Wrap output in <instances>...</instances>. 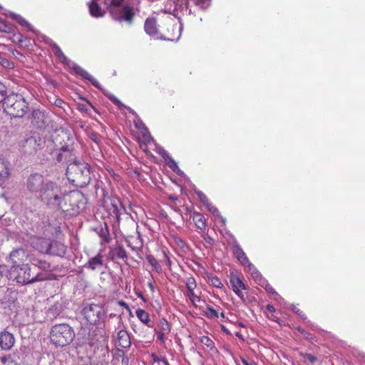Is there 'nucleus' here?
<instances>
[{"mask_svg": "<svg viewBox=\"0 0 365 365\" xmlns=\"http://www.w3.org/2000/svg\"><path fill=\"white\" fill-rule=\"evenodd\" d=\"M98 1L99 0H91L88 4L90 14L96 18L103 17L105 14V11L102 10L98 3Z\"/></svg>", "mask_w": 365, "mask_h": 365, "instance_id": "obj_23", "label": "nucleus"}, {"mask_svg": "<svg viewBox=\"0 0 365 365\" xmlns=\"http://www.w3.org/2000/svg\"><path fill=\"white\" fill-rule=\"evenodd\" d=\"M267 309L270 312H274L275 311L274 306L271 304L267 305Z\"/></svg>", "mask_w": 365, "mask_h": 365, "instance_id": "obj_63", "label": "nucleus"}, {"mask_svg": "<svg viewBox=\"0 0 365 365\" xmlns=\"http://www.w3.org/2000/svg\"><path fill=\"white\" fill-rule=\"evenodd\" d=\"M28 105L21 95L12 93L6 96L3 107L8 115L14 118H22L28 111Z\"/></svg>", "mask_w": 365, "mask_h": 365, "instance_id": "obj_4", "label": "nucleus"}, {"mask_svg": "<svg viewBox=\"0 0 365 365\" xmlns=\"http://www.w3.org/2000/svg\"><path fill=\"white\" fill-rule=\"evenodd\" d=\"M297 330L304 335L306 338H308V336L310 335L307 331H306L304 329L302 328H297Z\"/></svg>", "mask_w": 365, "mask_h": 365, "instance_id": "obj_58", "label": "nucleus"}, {"mask_svg": "<svg viewBox=\"0 0 365 365\" xmlns=\"http://www.w3.org/2000/svg\"><path fill=\"white\" fill-rule=\"evenodd\" d=\"M208 280L211 283L212 285L217 288H222L223 284L220 279L215 275L210 274L208 275Z\"/></svg>", "mask_w": 365, "mask_h": 365, "instance_id": "obj_37", "label": "nucleus"}, {"mask_svg": "<svg viewBox=\"0 0 365 365\" xmlns=\"http://www.w3.org/2000/svg\"><path fill=\"white\" fill-rule=\"evenodd\" d=\"M104 208L108 212V215L113 217L118 222H120V215L125 212L122 202L118 197H108L104 200Z\"/></svg>", "mask_w": 365, "mask_h": 365, "instance_id": "obj_9", "label": "nucleus"}, {"mask_svg": "<svg viewBox=\"0 0 365 365\" xmlns=\"http://www.w3.org/2000/svg\"><path fill=\"white\" fill-rule=\"evenodd\" d=\"M73 329L68 324H58L52 327L50 339L56 346H65L70 344L75 338Z\"/></svg>", "mask_w": 365, "mask_h": 365, "instance_id": "obj_5", "label": "nucleus"}, {"mask_svg": "<svg viewBox=\"0 0 365 365\" xmlns=\"http://www.w3.org/2000/svg\"><path fill=\"white\" fill-rule=\"evenodd\" d=\"M103 255L98 254L97 255L90 258L84 264V267L95 271L100 269L103 265Z\"/></svg>", "mask_w": 365, "mask_h": 365, "instance_id": "obj_18", "label": "nucleus"}, {"mask_svg": "<svg viewBox=\"0 0 365 365\" xmlns=\"http://www.w3.org/2000/svg\"><path fill=\"white\" fill-rule=\"evenodd\" d=\"M106 331L103 329L96 327L93 330H90L87 328H81L77 334L76 343L77 346L88 345L91 347H96L106 341Z\"/></svg>", "mask_w": 365, "mask_h": 365, "instance_id": "obj_3", "label": "nucleus"}, {"mask_svg": "<svg viewBox=\"0 0 365 365\" xmlns=\"http://www.w3.org/2000/svg\"><path fill=\"white\" fill-rule=\"evenodd\" d=\"M31 123L39 128H44L48 124V118L44 111L39 109L31 113Z\"/></svg>", "mask_w": 365, "mask_h": 365, "instance_id": "obj_14", "label": "nucleus"}, {"mask_svg": "<svg viewBox=\"0 0 365 365\" xmlns=\"http://www.w3.org/2000/svg\"><path fill=\"white\" fill-rule=\"evenodd\" d=\"M105 95L114 104L120 106H122V103L113 94L110 93H105Z\"/></svg>", "mask_w": 365, "mask_h": 365, "instance_id": "obj_48", "label": "nucleus"}, {"mask_svg": "<svg viewBox=\"0 0 365 365\" xmlns=\"http://www.w3.org/2000/svg\"><path fill=\"white\" fill-rule=\"evenodd\" d=\"M129 246L131 247L132 250L138 252L143 247V242L141 241H140V246H139V247H133V246H130V245H129Z\"/></svg>", "mask_w": 365, "mask_h": 365, "instance_id": "obj_61", "label": "nucleus"}, {"mask_svg": "<svg viewBox=\"0 0 365 365\" xmlns=\"http://www.w3.org/2000/svg\"><path fill=\"white\" fill-rule=\"evenodd\" d=\"M0 365H16V364L14 363L12 360L6 358H1Z\"/></svg>", "mask_w": 365, "mask_h": 365, "instance_id": "obj_50", "label": "nucleus"}, {"mask_svg": "<svg viewBox=\"0 0 365 365\" xmlns=\"http://www.w3.org/2000/svg\"><path fill=\"white\" fill-rule=\"evenodd\" d=\"M205 314L210 318L217 317V312L212 307L208 306L206 309Z\"/></svg>", "mask_w": 365, "mask_h": 365, "instance_id": "obj_45", "label": "nucleus"}, {"mask_svg": "<svg viewBox=\"0 0 365 365\" xmlns=\"http://www.w3.org/2000/svg\"><path fill=\"white\" fill-rule=\"evenodd\" d=\"M98 234L101 238V243L108 244L110 242L111 237L107 223H104L98 228Z\"/></svg>", "mask_w": 365, "mask_h": 365, "instance_id": "obj_24", "label": "nucleus"}, {"mask_svg": "<svg viewBox=\"0 0 365 365\" xmlns=\"http://www.w3.org/2000/svg\"><path fill=\"white\" fill-rule=\"evenodd\" d=\"M303 356L308 359L311 363H314L317 361V357L311 354H304Z\"/></svg>", "mask_w": 365, "mask_h": 365, "instance_id": "obj_53", "label": "nucleus"}, {"mask_svg": "<svg viewBox=\"0 0 365 365\" xmlns=\"http://www.w3.org/2000/svg\"><path fill=\"white\" fill-rule=\"evenodd\" d=\"M111 17L118 21H125L128 24H132L135 13L133 8L129 5L123 6H111L109 10Z\"/></svg>", "mask_w": 365, "mask_h": 365, "instance_id": "obj_6", "label": "nucleus"}, {"mask_svg": "<svg viewBox=\"0 0 365 365\" xmlns=\"http://www.w3.org/2000/svg\"><path fill=\"white\" fill-rule=\"evenodd\" d=\"M165 331H159L158 332V339L161 342H165Z\"/></svg>", "mask_w": 365, "mask_h": 365, "instance_id": "obj_55", "label": "nucleus"}, {"mask_svg": "<svg viewBox=\"0 0 365 365\" xmlns=\"http://www.w3.org/2000/svg\"><path fill=\"white\" fill-rule=\"evenodd\" d=\"M0 31L4 33H10L11 31V26L1 19H0Z\"/></svg>", "mask_w": 365, "mask_h": 365, "instance_id": "obj_41", "label": "nucleus"}, {"mask_svg": "<svg viewBox=\"0 0 365 365\" xmlns=\"http://www.w3.org/2000/svg\"><path fill=\"white\" fill-rule=\"evenodd\" d=\"M118 304H119L121 307H123L125 308L126 309H129V307H128V305L125 302L119 301V302H118Z\"/></svg>", "mask_w": 365, "mask_h": 365, "instance_id": "obj_62", "label": "nucleus"}, {"mask_svg": "<svg viewBox=\"0 0 365 365\" xmlns=\"http://www.w3.org/2000/svg\"><path fill=\"white\" fill-rule=\"evenodd\" d=\"M47 279H48V277L46 276V274L39 272V273L36 274V275H34V276L31 275L30 284H33L36 282H41V281L47 280Z\"/></svg>", "mask_w": 365, "mask_h": 365, "instance_id": "obj_38", "label": "nucleus"}, {"mask_svg": "<svg viewBox=\"0 0 365 365\" xmlns=\"http://www.w3.org/2000/svg\"><path fill=\"white\" fill-rule=\"evenodd\" d=\"M175 11L182 14L195 15V12L189 8L190 0H175Z\"/></svg>", "mask_w": 365, "mask_h": 365, "instance_id": "obj_19", "label": "nucleus"}, {"mask_svg": "<svg viewBox=\"0 0 365 365\" xmlns=\"http://www.w3.org/2000/svg\"><path fill=\"white\" fill-rule=\"evenodd\" d=\"M146 259L149 264L152 265L156 272L158 273L161 272L162 268L157 259L151 255H147Z\"/></svg>", "mask_w": 365, "mask_h": 365, "instance_id": "obj_35", "label": "nucleus"}, {"mask_svg": "<svg viewBox=\"0 0 365 365\" xmlns=\"http://www.w3.org/2000/svg\"><path fill=\"white\" fill-rule=\"evenodd\" d=\"M86 321L91 324H95L105 316V311L102 306L98 304H89L82 311Z\"/></svg>", "mask_w": 365, "mask_h": 365, "instance_id": "obj_10", "label": "nucleus"}, {"mask_svg": "<svg viewBox=\"0 0 365 365\" xmlns=\"http://www.w3.org/2000/svg\"><path fill=\"white\" fill-rule=\"evenodd\" d=\"M246 267L248 268V272H250L252 277L255 279V280L258 282L259 284L263 286V284H261V282L263 281L264 279L262 278L259 272L255 268V267L250 262Z\"/></svg>", "mask_w": 365, "mask_h": 365, "instance_id": "obj_29", "label": "nucleus"}, {"mask_svg": "<svg viewBox=\"0 0 365 365\" xmlns=\"http://www.w3.org/2000/svg\"><path fill=\"white\" fill-rule=\"evenodd\" d=\"M41 242L44 244V247L41 249V252L61 257L66 254V247L60 242L50 240H41Z\"/></svg>", "mask_w": 365, "mask_h": 365, "instance_id": "obj_11", "label": "nucleus"}, {"mask_svg": "<svg viewBox=\"0 0 365 365\" xmlns=\"http://www.w3.org/2000/svg\"><path fill=\"white\" fill-rule=\"evenodd\" d=\"M144 29L145 32L150 36L156 34L158 30L155 20L154 19H147L145 22Z\"/></svg>", "mask_w": 365, "mask_h": 365, "instance_id": "obj_27", "label": "nucleus"}, {"mask_svg": "<svg viewBox=\"0 0 365 365\" xmlns=\"http://www.w3.org/2000/svg\"><path fill=\"white\" fill-rule=\"evenodd\" d=\"M1 64L4 66H9V62L7 59L4 58V59H2Z\"/></svg>", "mask_w": 365, "mask_h": 365, "instance_id": "obj_64", "label": "nucleus"}, {"mask_svg": "<svg viewBox=\"0 0 365 365\" xmlns=\"http://www.w3.org/2000/svg\"><path fill=\"white\" fill-rule=\"evenodd\" d=\"M68 155H70L68 147L62 146L60 149V152L56 154V160L58 163L64 162L66 160Z\"/></svg>", "mask_w": 365, "mask_h": 365, "instance_id": "obj_31", "label": "nucleus"}, {"mask_svg": "<svg viewBox=\"0 0 365 365\" xmlns=\"http://www.w3.org/2000/svg\"><path fill=\"white\" fill-rule=\"evenodd\" d=\"M234 292L243 301L245 302V297L242 292L240 291V289H237L236 290H234Z\"/></svg>", "mask_w": 365, "mask_h": 365, "instance_id": "obj_57", "label": "nucleus"}, {"mask_svg": "<svg viewBox=\"0 0 365 365\" xmlns=\"http://www.w3.org/2000/svg\"><path fill=\"white\" fill-rule=\"evenodd\" d=\"M45 41L47 44L50 45L52 47L55 55L62 62H65L66 61H67V57L64 55L60 47L55 42H53L51 38H48Z\"/></svg>", "mask_w": 365, "mask_h": 365, "instance_id": "obj_25", "label": "nucleus"}, {"mask_svg": "<svg viewBox=\"0 0 365 365\" xmlns=\"http://www.w3.org/2000/svg\"><path fill=\"white\" fill-rule=\"evenodd\" d=\"M241 361L244 365H257L254 361H248L244 358H241Z\"/></svg>", "mask_w": 365, "mask_h": 365, "instance_id": "obj_56", "label": "nucleus"}, {"mask_svg": "<svg viewBox=\"0 0 365 365\" xmlns=\"http://www.w3.org/2000/svg\"><path fill=\"white\" fill-rule=\"evenodd\" d=\"M48 181L45 180L42 175L32 173L27 178L25 185L29 192L32 194L38 193V197L40 198Z\"/></svg>", "mask_w": 365, "mask_h": 365, "instance_id": "obj_8", "label": "nucleus"}, {"mask_svg": "<svg viewBox=\"0 0 365 365\" xmlns=\"http://www.w3.org/2000/svg\"><path fill=\"white\" fill-rule=\"evenodd\" d=\"M118 345L124 349L130 348L131 340L129 334L124 329H121L118 333Z\"/></svg>", "mask_w": 365, "mask_h": 365, "instance_id": "obj_21", "label": "nucleus"}, {"mask_svg": "<svg viewBox=\"0 0 365 365\" xmlns=\"http://www.w3.org/2000/svg\"><path fill=\"white\" fill-rule=\"evenodd\" d=\"M73 70L75 71V73L81 76H82L83 78L89 81L93 86H95L96 88L103 90L101 84L98 83V81H96L90 73H88L86 70H84L83 68H81L80 66L74 65L73 66Z\"/></svg>", "mask_w": 365, "mask_h": 365, "instance_id": "obj_16", "label": "nucleus"}, {"mask_svg": "<svg viewBox=\"0 0 365 365\" xmlns=\"http://www.w3.org/2000/svg\"><path fill=\"white\" fill-rule=\"evenodd\" d=\"M192 220L195 226L200 230H205L206 227V220L205 217L200 212H193Z\"/></svg>", "mask_w": 365, "mask_h": 365, "instance_id": "obj_26", "label": "nucleus"}, {"mask_svg": "<svg viewBox=\"0 0 365 365\" xmlns=\"http://www.w3.org/2000/svg\"><path fill=\"white\" fill-rule=\"evenodd\" d=\"M292 311L296 314H297L299 317H300L302 319H306V316L305 314L303 313V312L302 310H300L299 308H297V307L295 306H293L292 307Z\"/></svg>", "mask_w": 365, "mask_h": 365, "instance_id": "obj_49", "label": "nucleus"}, {"mask_svg": "<svg viewBox=\"0 0 365 365\" xmlns=\"http://www.w3.org/2000/svg\"><path fill=\"white\" fill-rule=\"evenodd\" d=\"M66 175L68 180L76 186L85 187L91 180V167L86 163L74 161L68 165Z\"/></svg>", "mask_w": 365, "mask_h": 365, "instance_id": "obj_2", "label": "nucleus"}, {"mask_svg": "<svg viewBox=\"0 0 365 365\" xmlns=\"http://www.w3.org/2000/svg\"><path fill=\"white\" fill-rule=\"evenodd\" d=\"M233 252L238 261L245 267H246L249 263L250 261L246 255V254L244 252L242 249L240 247V246L237 243H235V245L232 246Z\"/></svg>", "mask_w": 365, "mask_h": 365, "instance_id": "obj_22", "label": "nucleus"}, {"mask_svg": "<svg viewBox=\"0 0 365 365\" xmlns=\"http://www.w3.org/2000/svg\"><path fill=\"white\" fill-rule=\"evenodd\" d=\"M29 252L24 249H16L9 255V261L12 265H24L29 259Z\"/></svg>", "mask_w": 365, "mask_h": 365, "instance_id": "obj_13", "label": "nucleus"}, {"mask_svg": "<svg viewBox=\"0 0 365 365\" xmlns=\"http://www.w3.org/2000/svg\"><path fill=\"white\" fill-rule=\"evenodd\" d=\"M15 344V338L13 334L4 330L0 333V347L5 351L10 350Z\"/></svg>", "mask_w": 365, "mask_h": 365, "instance_id": "obj_15", "label": "nucleus"}, {"mask_svg": "<svg viewBox=\"0 0 365 365\" xmlns=\"http://www.w3.org/2000/svg\"><path fill=\"white\" fill-rule=\"evenodd\" d=\"M45 239H39L38 240V242H39V246H38L36 247V249H38L41 252V249L44 247V244L42 243L41 240H44Z\"/></svg>", "mask_w": 365, "mask_h": 365, "instance_id": "obj_60", "label": "nucleus"}, {"mask_svg": "<svg viewBox=\"0 0 365 365\" xmlns=\"http://www.w3.org/2000/svg\"><path fill=\"white\" fill-rule=\"evenodd\" d=\"M196 195H197L200 201L205 205V206H209L210 204L208 198L207 196L201 191L197 190L195 191Z\"/></svg>", "mask_w": 365, "mask_h": 365, "instance_id": "obj_42", "label": "nucleus"}, {"mask_svg": "<svg viewBox=\"0 0 365 365\" xmlns=\"http://www.w3.org/2000/svg\"><path fill=\"white\" fill-rule=\"evenodd\" d=\"M6 86L0 83V103H4L5 99L6 98Z\"/></svg>", "mask_w": 365, "mask_h": 365, "instance_id": "obj_46", "label": "nucleus"}, {"mask_svg": "<svg viewBox=\"0 0 365 365\" xmlns=\"http://www.w3.org/2000/svg\"><path fill=\"white\" fill-rule=\"evenodd\" d=\"M197 287L195 279L192 277H190L186 279V288L187 291L194 290Z\"/></svg>", "mask_w": 365, "mask_h": 365, "instance_id": "obj_40", "label": "nucleus"}, {"mask_svg": "<svg viewBox=\"0 0 365 365\" xmlns=\"http://www.w3.org/2000/svg\"><path fill=\"white\" fill-rule=\"evenodd\" d=\"M187 296L189 297V299L193 304L197 301H200V297L194 293V290L187 291Z\"/></svg>", "mask_w": 365, "mask_h": 365, "instance_id": "obj_47", "label": "nucleus"}, {"mask_svg": "<svg viewBox=\"0 0 365 365\" xmlns=\"http://www.w3.org/2000/svg\"><path fill=\"white\" fill-rule=\"evenodd\" d=\"M9 163L7 160L0 157V181L5 182L10 177Z\"/></svg>", "mask_w": 365, "mask_h": 365, "instance_id": "obj_20", "label": "nucleus"}, {"mask_svg": "<svg viewBox=\"0 0 365 365\" xmlns=\"http://www.w3.org/2000/svg\"><path fill=\"white\" fill-rule=\"evenodd\" d=\"M135 314L137 317L145 324H146L148 327H153V325L150 324V315L149 314L143 309H138L135 312Z\"/></svg>", "mask_w": 365, "mask_h": 365, "instance_id": "obj_28", "label": "nucleus"}, {"mask_svg": "<svg viewBox=\"0 0 365 365\" xmlns=\"http://www.w3.org/2000/svg\"><path fill=\"white\" fill-rule=\"evenodd\" d=\"M44 144V138L41 137L38 133H33L32 135L25 140L23 146L26 151L31 154L41 150Z\"/></svg>", "mask_w": 365, "mask_h": 365, "instance_id": "obj_12", "label": "nucleus"}, {"mask_svg": "<svg viewBox=\"0 0 365 365\" xmlns=\"http://www.w3.org/2000/svg\"><path fill=\"white\" fill-rule=\"evenodd\" d=\"M200 342L209 348L210 350L215 349V344L213 341L207 336H203L200 338Z\"/></svg>", "mask_w": 365, "mask_h": 365, "instance_id": "obj_39", "label": "nucleus"}, {"mask_svg": "<svg viewBox=\"0 0 365 365\" xmlns=\"http://www.w3.org/2000/svg\"><path fill=\"white\" fill-rule=\"evenodd\" d=\"M11 17L12 19L16 20L20 25L27 27L29 30L32 29V26H31V24L20 15L12 14Z\"/></svg>", "mask_w": 365, "mask_h": 365, "instance_id": "obj_34", "label": "nucleus"}, {"mask_svg": "<svg viewBox=\"0 0 365 365\" xmlns=\"http://www.w3.org/2000/svg\"><path fill=\"white\" fill-rule=\"evenodd\" d=\"M34 266L38 267L43 271H48L51 269V264L46 260L35 259L29 260Z\"/></svg>", "mask_w": 365, "mask_h": 365, "instance_id": "obj_30", "label": "nucleus"}, {"mask_svg": "<svg viewBox=\"0 0 365 365\" xmlns=\"http://www.w3.org/2000/svg\"><path fill=\"white\" fill-rule=\"evenodd\" d=\"M202 237L204 239V240L209 245H213L214 244V240L212 237H211L210 235H208L207 234H204L202 235Z\"/></svg>", "mask_w": 365, "mask_h": 365, "instance_id": "obj_52", "label": "nucleus"}, {"mask_svg": "<svg viewBox=\"0 0 365 365\" xmlns=\"http://www.w3.org/2000/svg\"><path fill=\"white\" fill-rule=\"evenodd\" d=\"M209 206H206V207L209 210L210 212H211L213 215H216L219 212L218 209L213 206L212 204H209Z\"/></svg>", "mask_w": 365, "mask_h": 365, "instance_id": "obj_54", "label": "nucleus"}, {"mask_svg": "<svg viewBox=\"0 0 365 365\" xmlns=\"http://www.w3.org/2000/svg\"><path fill=\"white\" fill-rule=\"evenodd\" d=\"M230 283L232 284V290H236L237 289H246V285L243 283V282L237 276L232 277L230 278Z\"/></svg>", "mask_w": 365, "mask_h": 365, "instance_id": "obj_32", "label": "nucleus"}, {"mask_svg": "<svg viewBox=\"0 0 365 365\" xmlns=\"http://www.w3.org/2000/svg\"><path fill=\"white\" fill-rule=\"evenodd\" d=\"M158 153L165 160L168 166L171 170L179 175L182 174V172L179 169L177 163L170 156L169 153L165 149L159 148Z\"/></svg>", "mask_w": 365, "mask_h": 365, "instance_id": "obj_17", "label": "nucleus"}, {"mask_svg": "<svg viewBox=\"0 0 365 365\" xmlns=\"http://www.w3.org/2000/svg\"><path fill=\"white\" fill-rule=\"evenodd\" d=\"M129 363V359L127 356H123L121 360V364L123 365H128Z\"/></svg>", "mask_w": 365, "mask_h": 365, "instance_id": "obj_59", "label": "nucleus"}, {"mask_svg": "<svg viewBox=\"0 0 365 365\" xmlns=\"http://www.w3.org/2000/svg\"><path fill=\"white\" fill-rule=\"evenodd\" d=\"M113 255L114 257L121 259H126L128 257L127 252L122 245L115 247L113 250Z\"/></svg>", "mask_w": 365, "mask_h": 365, "instance_id": "obj_33", "label": "nucleus"}, {"mask_svg": "<svg viewBox=\"0 0 365 365\" xmlns=\"http://www.w3.org/2000/svg\"><path fill=\"white\" fill-rule=\"evenodd\" d=\"M83 195L76 191H69L57 182L48 180L40 200L48 207L71 215L78 213Z\"/></svg>", "mask_w": 365, "mask_h": 365, "instance_id": "obj_1", "label": "nucleus"}, {"mask_svg": "<svg viewBox=\"0 0 365 365\" xmlns=\"http://www.w3.org/2000/svg\"><path fill=\"white\" fill-rule=\"evenodd\" d=\"M31 269L29 264L11 265L9 269L10 277L21 284H28L31 282Z\"/></svg>", "mask_w": 365, "mask_h": 365, "instance_id": "obj_7", "label": "nucleus"}, {"mask_svg": "<svg viewBox=\"0 0 365 365\" xmlns=\"http://www.w3.org/2000/svg\"><path fill=\"white\" fill-rule=\"evenodd\" d=\"M123 1L124 0H109L108 2H106V5L108 6V9L110 10L111 6H123Z\"/></svg>", "mask_w": 365, "mask_h": 365, "instance_id": "obj_44", "label": "nucleus"}, {"mask_svg": "<svg viewBox=\"0 0 365 365\" xmlns=\"http://www.w3.org/2000/svg\"><path fill=\"white\" fill-rule=\"evenodd\" d=\"M264 283H266L265 289L267 292L277 295V293L274 291V288L270 284H267L266 282H264V280L261 282V284H263Z\"/></svg>", "mask_w": 365, "mask_h": 365, "instance_id": "obj_51", "label": "nucleus"}, {"mask_svg": "<svg viewBox=\"0 0 365 365\" xmlns=\"http://www.w3.org/2000/svg\"><path fill=\"white\" fill-rule=\"evenodd\" d=\"M160 328L162 330L161 331H165V333L170 332V326L169 323L165 319H161L160 322Z\"/></svg>", "mask_w": 365, "mask_h": 365, "instance_id": "obj_43", "label": "nucleus"}, {"mask_svg": "<svg viewBox=\"0 0 365 365\" xmlns=\"http://www.w3.org/2000/svg\"><path fill=\"white\" fill-rule=\"evenodd\" d=\"M194 4L199 9L205 10L211 4V0H192Z\"/></svg>", "mask_w": 365, "mask_h": 365, "instance_id": "obj_36", "label": "nucleus"}]
</instances>
